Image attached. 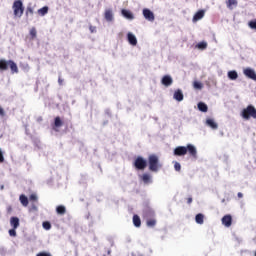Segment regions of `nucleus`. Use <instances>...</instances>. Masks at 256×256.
<instances>
[{"label": "nucleus", "instance_id": "1", "mask_svg": "<svg viewBox=\"0 0 256 256\" xmlns=\"http://www.w3.org/2000/svg\"><path fill=\"white\" fill-rule=\"evenodd\" d=\"M186 153H189L190 157L197 159V148L193 144L185 146H178L174 149V155L176 157H183Z\"/></svg>", "mask_w": 256, "mask_h": 256}, {"label": "nucleus", "instance_id": "2", "mask_svg": "<svg viewBox=\"0 0 256 256\" xmlns=\"http://www.w3.org/2000/svg\"><path fill=\"white\" fill-rule=\"evenodd\" d=\"M148 165H149V171H152L153 173H157L163 167L162 164L159 162V156L155 154H151L148 157Z\"/></svg>", "mask_w": 256, "mask_h": 256}, {"label": "nucleus", "instance_id": "3", "mask_svg": "<svg viewBox=\"0 0 256 256\" xmlns=\"http://www.w3.org/2000/svg\"><path fill=\"white\" fill-rule=\"evenodd\" d=\"M9 67L12 73H19V68L13 60L0 59V71H7Z\"/></svg>", "mask_w": 256, "mask_h": 256}, {"label": "nucleus", "instance_id": "4", "mask_svg": "<svg viewBox=\"0 0 256 256\" xmlns=\"http://www.w3.org/2000/svg\"><path fill=\"white\" fill-rule=\"evenodd\" d=\"M13 15L14 17L21 19L23 17V13H25V6H23V1L15 0L12 5Z\"/></svg>", "mask_w": 256, "mask_h": 256}, {"label": "nucleus", "instance_id": "5", "mask_svg": "<svg viewBox=\"0 0 256 256\" xmlns=\"http://www.w3.org/2000/svg\"><path fill=\"white\" fill-rule=\"evenodd\" d=\"M241 117L243 119H246V121H249V119H256V109L255 106L249 105L246 108H244L241 112Z\"/></svg>", "mask_w": 256, "mask_h": 256}, {"label": "nucleus", "instance_id": "6", "mask_svg": "<svg viewBox=\"0 0 256 256\" xmlns=\"http://www.w3.org/2000/svg\"><path fill=\"white\" fill-rule=\"evenodd\" d=\"M134 167L138 171H143L147 168V160H145L143 157L138 156L134 161Z\"/></svg>", "mask_w": 256, "mask_h": 256}, {"label": "nucleus", "instance_id": "7", "mask_svg": "<svg viewBox=\"0 0 256 256\" xmlns=\"http://www.w3.org/2000/svg\"><path fill=\"white\" fill-rule=\"evenodd\" d=\"M243 74L245 75V77H248V79H252V81H256V73H255V70H253L252 68H245L243 70Z\"/></svg>", "mask_w": 256, "mask_h": 256}, {"label": "nucleus", "instance_id": "8", "mask_svg": "<svg viewBox=\"0 0 256 256\" xmlns=\"http://www.w3.org/2000/svg\"><path fill=\"white\" fill-rule=\"evenodd\" d=\"M222 225H224V227H231V225H233V217L231 214H227L222 218Z\"/></svg>", "mask_w": 256, "mask_h": 256}, {"label": "nucleus", "instance_id": "9", "mask_svg": "<svg viewBox=\"0 0 256 256\" xmlns=\"http://www.w3.org/2000/svg\"><path fill=\"white\" fill-rule=\"evenodd\" d=\"M143 16L147 21H155V14L147 8L143 9Z\"/></svg>", "mask_w": 256, "mask_h": 256}, {"label": "nucleus", "instance_id": "10", "mask_svg": "<svg viewBox=\"0 0 256 256\" xmlns=\"http://www.w3.org/2000/svg\"><path fill=\"white\" fill-rule=\"evenodd\" d=\"M205 17V10H198L193 18H192V21L193 23H197V21H201V19H203Z\"/></svg>", "mask_w": 256, "mask_h": 256}, {"label": "nucleus", "instance_id": "11", "mask_svg": "<svg viewBox=\"0 0 256 256\" xmlns=\"http://www.w3.org/2000/svg\"><path fill=\"white\" fill-rule=\"evenodd\" d=\"M161 83L165 87H169V86L173 85V78H171V76H169V75H165V76H163Z\"/></svg>", "mask_w": 256, "mask_h": 256}, {"label": "nucleus", "instance_id": "12", "mask_svg": "<svg viewBox=\"0 0 256 256\" xmlns=\"http://www.w3.org/2000/svg\"><path fill=\"white\" fill-rule=\"evenodd\" d=\"M144 219H149V217H155V211L153 209L147 207L143 210Z\"/></svg>", "mask_w": 256, "mask_h": 256}, {"label": "nucleus", "instance_id": "13", "mask_svg": "<svg viewBox=\"0 0 256 256\" xmlns=\"http://www.w3.org/2000/svg\"><path fill=\"white\" fill-rule=\"evenodd\" d=\"M104 19L108 21V23H111V21H113V10L106 9L104 12Z\"/></svg>", "mask_w": 256, "mask_h": 256}, {"label": "nucleus", "instance_id": "14", "mask_svg": "<svg viewBox=\"0 0 256 256\" xmlns=\"http://www.w3.org/2000/svg\"><path fill=\"white\" fill-rule=\"evenodd\" d=\"M206 125L210 127L211 129H218L219 125H217L216 121L208 118L206 119Z\"/></svg>", "mask_w": 256, "mask_h": 256}, {"label": "nucleus", "instance_id": "15", "mask_svg": "<svg viewBox=\"0 0 256 256\" xmlns=\"http://www.w3.org/2000/svg\"><path fill=\"white\" fill-rule=\"evenodd\" d=\"M121 13H122L123 17H125L126 19H130V20L135 19V17L133 16V13H131V11H129V10L122 9Z\"/></svg>", "mask_w": 256, "mask_h": 256}, {"label": "nucleus", "instance_id": "16", "mask_svg": "<svg viewBox=\"0 0 256 256\" xmlns=\"http://www.w3.org/2000/svg\"><path fill=\"white\" fill-rule=\"evenodd\" d=\"M183 98H184L183 91H181V89H178L174 92V99L176 101H183Z\"/></svg>", "mask_w": 256, "mask_h": 256}, {"label": "nucleus", "instance_id": "17", "mask_svg": "<svg viewBox=\"0 0 256 256\" xmlns=\"http://www.w3.org/2000/svg\"><path fill=\"white\" fill-rule=\"evenodd\" d=\"M37 13H38V15H40V17H45V15H47L49 13V7L44 6L40 9H38Z\"/></svg>", "mask_w": 256, "mask_h": 256}, {"label": "nucleus", "instance_id": "18", "mask_svg": "<svg viewBox=\"0 0 256 256\" xmlns=\"http://www.w3.org/2000/svg\"><path fill=\"white\" fill-rule=\"evenodd\" d=\"M127 37L130 45H134V46L137 45V37H135V35H133L132 33H128Z\"/></svg>", "mask_w": 256, "mask_h": 256}, {"label": "nucleus", "instance_id": "19", "mask_svg": "<svg viewBox=\"0 0 256 256\" xmlns=\"http://www.w3.org/2000/svg\"><path fill=\"white\" fill-rule=\"evenodd\" d=\"M10 225L13 227V229H17L19 227V219L17 217H11Z\"/></svg>", "mask_w": 256, "mask_h": 256}, {"label": "nucleus", "instance_id": "20", "mask_svg": "<svg viewBox=\"0 0 256 256\" xmlns=\"http://www.w3.org/2000/svg\"><path fill=\"white\" fill-rule=\"evenodd\" d=\"M141 180L143 181V183H145L146 185L151 183V174L149 173H144L142 176H141Z\"/></svg>", "mask_w": 256, "mask_h": 256}, {"label": "nucleus", "instance_id": "21", "mask_svg": "<svg viewBox=\"0 0 256 256\" xmlns=\"http://www.w3.org/2000/svg\"><path fill=\"white\" fill-rule=\"evenodd\" d=\"M195 221L196 223H198V225H203L204 221H205V215L199 213L196 215L195 217Z\"/></svg>", "mask_w": 256, "mask_h": 256}, {"label": "nucleus", "instance_id": "22", "mask_svg": "<svg viewBox=\"0 0 256 256\" xmlns=\"http://www.w3.org/2000/svg\"><path fill=\"white\" fill-rule=\"evenodd\" d=\"M19 199L23 207H27V205H29V198H27V196H25L24 194L20 195Z\"/></svg>", "mask_w": 256, "mask_h": 256}, {"label": "nucleus", "instance_id": "23", "mask_svg": "<svg viewBox=\"0 0 256 256\" xmlns=\"http://www.w3.org/2000/svg\"><path fill=\"white\" fill-rule=\"evenodd\" d=\"M198 109L199 111H202V113H207V111H209V107H207V104L203 102L198 103Z\"/></svg>", "mask_w": 256, "mask_h": 256}, {"label": "nucleus", "instance_id": "24", "mask_svg": "<svg viewBox=\"0 0 256 256\" xmlns=\"http://www.w3.org/2000/svg\"><path fill=\"white\" fill-rule=\"evenodd\" d=\"M56 212L58 215H65V213H67V208L63 205H59L56 207Z\"/></svg>", "mask_w": 256, "mask_h": 256}, {"label": "nucleus", "instance_id": "25", "mask_svg": "<svg viewBox=\"0 0 256 256\" xmlns=\"http://www.w3.org/2000/svg\"><path fill=\"white\" fill-rule=\"evenodd\" d=\"M31 41L37 39V28L32 27L29 31Z\"/></svg>", "mask_w": 256, "mask_h": 256}, {"label": "nucleus", "instance_id": "26", "mask_svg": "<svg viewBox=\"0 0 256 256\" xmlns=\"http://www.w3.org/2000/svg\"><path fill=\"white\" fill-rule=\"evenodd\" d=\"M228 77L231 81H235L239 77V74H237V71L232 70L228 72Z\"/></svg>", "mask_w": 256, "mask_h": 256}, {"label": "nucleus", "instance_id": "27", "mask_svg": "<svg viewBox=\"0 0 256 256\" xmlns=\"http://www.w3.org/2000/svg\"><path fill=\"white\" fill-rule=\"evenodd\" d=\"M147 227H155L157 225V220L155 218H148L146 220Z\"/></svg>", "mask_w": 256, "mask_h": 256}, {"label": "nucleus", "instance_id": "28", "mask_svg": "<svg viewBox=\"0 0 256 256\" xmlns=\"http://www.w3.org/2000/svg\"><path fill=\"white\" fill-rule=\"evenodd\" d=\"M133 224L136 226V227H141V218L139 217V215L135 214L133 216Z\"/></svg>", "mask_w": 256, "mask_h": 256}, {"label": "nucleus", "instance_id": "29", "mask_svg": "<svg viewBox=\"0 0 256 256\" xmlns=\"http://www.w3.org/2000/svg\"><path fill=\"white\" fill-rule=\"evenodd\" d=\"M54 127H63V121L61 120V117L57 116L55 119H54Z\"/></svg>", "mask_w": 256, "mask_h": 256}, {"label": "nucleus", "instance_id": "30", "mask_svg": "<svg viewBox=\"0 0 256 256\" xmlns=\"http://www.w3.org/2000/svg\"><path fill=\"white\" fill-rule=\"evenodd\" d=\"M226 5H227L228 9H233V6L237 7V0H228L226 2Z\"/></svg>", "mask_w": 256, "mask_h": 256}, {"label": "nucleus", "instance_id": "31", "mask_svg": "<svg viewBox=\"0 0 256 256\" xmlns=\"http://www.w3.org/2000/svg\"><path fill=\"white\" fill-rule=\"evenodd\" d=\"M196 47L201 50L207 49V42H199Z\"/></svg>", "mask_w": 256, "mask_h": 256}, {"label": "nucleus", "instance_id": "32", "mask_svg": "<svg viewBox=\"0 0 256 256\" xmlns=\"http://www.w3.org/2000/svg\"><path fill=\"white\" fill-rule=\"evenodd\" d=\"M193 87H194V89H203V84L201 82L195 81L193 83Z\"/></svg>", "mask_w": 256, "mask_h": 256}, {"label": "nucleus", "instance_id": "33", "mask_svg": "<svg viewBox=\"0 0 256 256\" xmlns=\"http://www.w3.org/2000/svg\"><path fill=\"white\" fill-rule=\"evenodd\" d=\"M42 227L46 229V231H49L51 229V223L50 222H43Z\"/></svg>", "mask_w": 256, "mask_h": 256}, {"label": "nucleus", "instance_id": "34", "mask_svg": "<svg viewBox=\"0 0 256 256\" xmlns=\"http://www.w3.org/2000/svg\"><path fill=\"white\" fill-rule=\"evenodd\" d=\"M33 13H34L33 7L28 6V7L26 8V16H27V15H33Z\"/></svg>", "mask_w": 256, "mask_h": 256}, {"label": "nucleus", "instance_id": "35", "mask_svg": "<svg viewBox=\"0 0 256 256\" xmlns=\"http://www.w3.org/2000/svg\"><path fill=\"white\" fill-rule=\"evenodd\" d=\"M10 237H17V231H15V228L9 230Z\"/></svg>", "mask_w": 256, "mask_h": 256}, {"label": "nucleus", "instance_id": "36", "mask_svg": "<svg viewBox=\"0 0 256 256\" xmlns=\"http://www.w3.org/2000/svg\"><path fill=\"white\" fill-rule=\"evenodd\" d=\"M249 28L250 29H256V20H252L249 22Z\"/></svg>", "mask_w": 256, "mask_h": 256}, {"label": "nucleus", "instance_id": "37", "mask_svg": "<svg viewBox=\"0 0 256 256\" xmlns=\"http://www.w3.org/2000/svg\"><path fill=\"white\" fill-rule=\"evenodd\" d=\"M174 169L175 171H181V164L179 162H175Z\"/></svg>", "mask_w": 256, "mask_h": 256}, {"label": "nucleus", "instance_id": "38", "mask_svg": "<svg viewBox=\"0 0 256 256\" xmlns=\"http://www.w3.org/2000/svg\"><path fill=\"white\" fill-rule=\"evenodd\" d=\"M36 256H53L49 252H39Z\"/></svg>", "mask_w": 256, "mask_h": 256}, {"label": "nucleus", "instance_id": "39", "mask_svg": "<svg viewBox=\"0 0 256 256\" xmlns=\"http://www.w3.org/2000/svg\"><path fill=\"white\" fill-rule=\"evenodd\" d=\"M89 30H90L91 33H95L97 31V27H95L93 25H90Z\"/></svg>", "mask_w": 256, "mask_h": 256}, {"label": "nucleus", "instance_id": "40", "mask_svg": "<svg viewBox=\"0 0 256 256\" xmlns=\"http://www.w3.org/2000/svg\"><path fill=\"white\" fill-rule=\"evenodd\" d=\"M5 161V157L3 156V151L0 149V163H3Z\"/></svg>", "mask_w": 256, "mask_h": 256}, {"label": "nucleus", "instance_id": "41", "mask_svg": "<svg viewBox=\"0 0 256 256\" xmlns=\"http://www.w3.org/2000/svg\"><path fill=\"white\" fill-rule=\"evenodd\" d=\"M30 201H37V195L35 194L30 195Z\"/></svg>", "mask_w": 256, "mask_h": 256}, {"label": "nucleus", "instance_id": "42", "mask_svg": "<svg viewBox=\"0 0 256 256\" xmlns=\"http://www.w3.org/2000/svg\"><path fill=\"white\" fill-rule=\"evenodd\" d=\"M0 116L5 117V110L3 109V107H0Z\"/></svg>", "mask_w": 256, "mask_h": 256}, {"label": "nucleus", "instance_id": "43", "mask_svg": "<svg viewBox=\"0 0 256 256\" xmlns=\"http://www.w3.org/2000/svg\"><path fill=\"white\" fill-rule=\"evenodd\" d=\"M187 203H188V205H191L193 203V198L192 197H188L187 198Z\"/></svg>", "mask_w": 256, "mask_h": 256}, {"label": "nucleus", "instance_id": "44", "mask_svg": "<svg viewBox=\"0 0 256 256\" xmlns=\"http://www.w3.org/2000/svg\"><path fill=\"white\" fill-rule=\"evenodd\" d=\"M59 85H63V79L61 77L58 78Z\"/></svg>", "mask_w": 256, "mask_h": 256}, {"label": "nucleus", "instance_id": "45", "mask_svg": "<svg viewBox=\"0 0 256 256\" xmlns=\"http://www.w3.org/2000/svg\"><path fill=\"white\" fill-rule=\"evenodd\" d=\"M238 197H239V199L243 198V193L239 192Z\"/></svg>", "mask_w": 256, "mask_h": 256}, {"label": "nucleus", "instance_id": "46", "mask_svg": "<svg viewBox=\"0 0 256 256\" xmlns=\"http://www.w3.org/2000/svg\"><path fill=\"white\" fill-rule=\"evenodd\" d=\"M107 253H108V255H111V250H108Z\"/></svg>", "mask_w": 256, "mask_h": 256}, {"label": "nucleus", "instance_id": "47", "mask_svg": "<svg viewBox=\"0 0 256 256\" xmlns=\"http://www.w3.org/2000/svg\"><path fill=\"white\" fill-rule=\"evenodd\" d=\"M255 256H256V251H255Z\"/></svg>", "mask_w": 256, "mask_h": 256}]
</instances>
